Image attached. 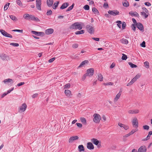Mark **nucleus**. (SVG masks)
<instances>
[{"mask_svg":"<svg viewBox=\"0 0 152 152\" xmlns=\"http://www.w3.org/2000/svg\"><path fill=\"white\" fill-rule=\"evenodd\" d=\"M52 14V12L51 10H49L47 11V15H51Z\"/></svg>","mask_w":152,"mask_h":152,"instance_id":"57","label":"nucleus"},{"mask_svg":"<svg viewBox=\"0 0 152 152\" xmlns=\"http://www.w3.org/2000/svg\"><path fill=\"white\" fill-rule=\"evenodd\" d=\"M10 18L12 20L14 21H17L18 20V19L15 16L13 15H10Z\"/></svg>","mask_w":152,"mask_h":152,"instance_id":"33","label":"nucleus"},{"mask_svg":"<svg viewBox=\"0 0 152 152\" xmlns=\"http://www.w3.org/2000/svg\"><path fill=\"white\" fill-rule=\"evenodd\" d=\"M138 131V129L137 128H136L135 129H132L131 131L129 133V134L130 135H132L134 133L136 132L137 131Z\"/></svg>","mask_w":152,"mask_h":152,"instance_id":"40","label":"nucleus"},{"mask_svg":"<svg viewBox=\"0 0 152 152\" xmlns=\"http://www.w3.org/2000/svg\"><path fill=\"white\" fill-rule=\"evenodd\" d=\"M55 59V57L53 58L49 59L48 61L49 63H52Z\"/></svg>","mask_w":152,"mask_h":152,"instance_id":"58","label":"nucleus"},{"mask_svg":"<svg viewBox=\"0 0 152 152\" xmlns=\"http://www.w3.org/2000/svg\"><path fill=\"white\" fill-rule=\"evenodd\" d=\"M94 72V69L93 68H91L87 70L86 74L87 76L91 77L93 75Z\"/></svg>","mask_w":152,"mask_h":152,"instance_id":"7","label":"nucleus"},{"mask_svg":"<svg viewBox=\"0 0 152 152\" xmlns=\"http://www.w3.org/2000/svg\"><path fill=\"white\" fill-rule=\"evenodd\" d=\"M151 135H149V134H148V135L146 137L145 139H143L142 140L143 141H145L148 140L150 138Z\"/></svg>","mask_w":152,"mask_h":152,"instance_id":"47","label":"nucleus"},{"mask_svg":"<svg viewBox=\"0 0 152 152\" xmlns=\"http://www.w3.org/2000/svg\"><path fill=\"white\" fill-rule=\"evenodd\" d=\"M122 128L125 130H127L129 129V127L127 125L124 124Z\"/></svg>","mask_w":152,"mask_h":152,"instance_id":"48","label":"nucleus"},{"mask_svg":"<svg viewBox=\"0 0 152 152\" xmlns=\"http://www.w3.org/2000/svg\"><path fill=\"white\" fill-rule=\"evenodd\" d=\"M89 63L88 61L85 60L82 61L81 63L80 64V65L78 66L79 68H80L82 67L85 65L88 64Z\"/></svg>","mask_w":152,"mask_h":152,"instance_id":"21","label":"nucleus"},{"mask_svg":"<svg viewBox=\"0 0 152 152\" xmlns=\"http://www.w3.org/2000/svg\"><path fill=\"white\" fill-rule=\"evenodd\" d=\"M138 28L141 31L142 30L144 29L143 25L141 23H139L137 24Z\"/></svg>","mask_w":152,"mask_h":152,"instance_id":"22","label":"nucleus"},{"mask_svg":"<svg viewBox=\"0 0 152 152\" xmlns=\"http://www.w3.org/2000/svg\"><path fill=\"white\" fill-rule=\"evenodd\" d=\"M115 66V64L114 63H113L111 64L110 66V68H114Z\"/></svg>","mask_w":152,"mask_h":152,"instance_id":"60","label":"nucleus"},{"mask_svg":"<svg viewBox=\"0 0 152 152\" xmlns=\"http://www.w3.org/2000/svg\"><path fill=\"white\" fill-rule=\"evenodd\" d=\"M78 45L77 44L75 43L73 44L72 45V47L73 48H78Z\"/></svg>","mask_w":152,"mask_h":152,"instance_id":"53","label":"nucleus"},{"mask_svg":"<svg viewBox=\"0 0 152 152\" xmlns=\"http://www.w3.org/2000/svg\"><path fill=\"white\" fill-rule=\"evenodd\" d=\"M140 46L142 47H145V41H143L142 43L140 44Z\"/></svg>","mask_w":152,"mask_h":152,"instance_id":"54","label":"nucleus"},{"mask_svg":"<svg viewBox=\"0 0 152 152\" xmlns=\"http://www.w3.org/2000/svg\"><path fill=\"white\" fill-rule=\"evenodd\" d=\"M10 45L15 47H18L19 45V44L18 43H11L10 44Z\"/></svg>","mask_w":152,"mask_h":152,"instance_id":"50","label":"nucleus"},{"mask_svg":"<svg viewBox=\"0 0 152 152\" xmlns=\"http://www.w3.org/2000/svg\"><path fill=\"white\" fill-rule=\"evenodd\" d=\"M16 2L17 4L20 7L23 6V4H22L21 1L20 0H17L16 1Z\"/></svg>","mask_w":152,"mask_h":152,"instance_id":"37","label":"nucleus"},{"mask_svg":"<svg viewBox=\"0 0 152 152\" xmlns=\"http://www.w3.org/2000/svg\"><path fill=\"white\" fill-rule=\"evenodd\" d=\"M121 95V92H119L118 94L115 97V98L114 101V102H116L118 100V99L119 98L120 96Z\"/></svg>","mask_w":152,"mask_h":152,"instance_id":"25","label":"nucleus"},{"mask_svg":"<svg viewBox=\"0 0 152 152\" xmlns=\"http://www.w3.org/2000/svg\"><path fill=\"white\" fill-rule=\"evenodd\" d=\"M54 30L53 28H49L45 31V33L47 34H50L53 33Z\"/></svg>","mask_w":152,"mask_h":152,"instance_id":"18","label":"nucleus"},{"mask_svg":"<svg viewBox=\"0 0 152 152\" xmlns=\"http://www.w3.org/2000/svg\"><path fill=\"white\" fill-rule=\"evenodd\" d=\"M68 5L69 4L68 3H64L62 4V5L60 7V9H64L66 8L68 6Z\"/></svg>","mask_w":152,"mask_h":152,"instance_id":"24","label":"nucleus"},{"mask_svg":"<svg viewBox=\"0 0 152 152\" xmlns=\"http://www.w3.org/2000/svg\"><path fill=\"white\" fill-rule=\"evenodd\" d=\"M85 32V31L83 30H82L80 31H78L75 32V34H82L84 33Z\"/></svg>","mask_w":152,"mask_h":152,"instance_id":"32","label":"nucleus"},{"mask_svg":"<svg viewBox=\"0 0 152 152\" xmlns=\"http://www.w3.org/2000/svg\"><path fill=\"white\" fill-rule=\"evenodd\" d=\"M123 56L122 57V59L123 60H126L127 58V56L124 54H122Z\"/></svg>","mask_w":152,"mask_h":152,"instance_id":"45","label":"nucleus"},{"mask_svg":"<svg viewBox=\"0 0 152 152\" xmlns=\"http://www.w3.org/2000/svg\"><path fill=\"white\" fill-rule=\"evenodd\" d=\"M128 112L129 114H137L140 112V110L137 109L130 110L128 111Z\"/></svg>","mask_w":152,"mask_h":152,"instance_id":"13","label":"nucleus"},{"mask_svg":"<svg viewBox=\"0 0 152 152\" xmlns=\"http://www.w3.org/2000/svg\"><path fill=\"white\" fill-rule=\"evenodd\" d=\"M23 17L25 19L28 20H31L37 22H39L40 20L37 18L32 15H29L28 14H25Z\"/></svg>","mask_w":152,"mask_h":152,"instance_id":"1","label":"nucleus"},{"mask_svg":"<svg viewBox=\"0 0 152 152\" xmlns=\"http://www.w3.org/2000/svg\"><path fill=\"white\" fill-rule=\"evenodd\" d=\"M146 148L145 146L143 145L141 146L138 149V152H146Z\"/></svg>","mask_w":152,"mask_h":152,"instance_id":"16","label":"nucleus"},{"mask_svg":"<svg viewBox=\"0 0 152 152\" xmlns=\"http://www.w3.org/2000/svg\"><path fill=\"white\" fill-rule=\"evenodd\" d=\"M79 137L77 136H75L70 137L69 140V143H71L73 142V141L75 140H78Z\"/></svg>","mask_w":152,"mask_h":152,"instance_id":"14","label":"nucleus"},{"mask_svg":"<svg viewBox=\"0 0 152 152\" xmlns=\"http://www.w3.org/2000/svg\"><path fill=\"white\" fill-rule=\"evenodd\" d=\"M123 4L124 6L126 7H128L129 5V2L127 1H125L124 2H123Z\"/></svg>","mask_w":152,"mask_h":152,"instance_id":"42","label":"nucleus"},{"mask_svg":"<svg viewBox=\"0 0 152 152\" xmlns=\"http://www.w3.org/2000/svg\"><path fill=\"white\" fill-rule=\"evenodd\" d=\"M93 116L94 117L93 119L94 122L95 123H99L101 119L100 115L97 113H94Z\"/></svg>","mask_w":152,"mask_h":152,"instance_id":"3","label":"nucleus"},{"mask_svg":"<svg viewBox=\"0 0 152 152\" xmlns=\"http://www.w3.org/2000/svg\"><path fill=\"white\" fill-rule=\"evenodd\" d=\"M80 120L82 123L84 124H86V119L84 117H81L80 118Z\"/></svg>","mask_w":152,"mask_h":152,"instance_id":"29","label":"nucleus"},{"mask_svg":"<svg viewBox=\"0 0 152 152\" xmlns=\"http://www.w3.org/2000/svg\"><path fill=\"white\" fill-rule=\"evenodd\" d=\"M70 87V85L69 83H68L65 85L64 88H69Z\"/></svg>","mask_w":152,"mask_h":152,"instance_id":"52","label":"nucleus"},{"mask_svg":"<svg viewBox=\"0 0 152 152\" xmlns=\"http://www.w3.org/2000/svg\"><path fill=\"white\" fill-rule=\"evenodd\" d=\"M132 123L133 126L136 128L138 127V123L137 119L136 118H134L132 121Z\"/></svg>","mask_w":152,"mask_h":152,"instance_id":"10","label":"nucleus"},{"mask_svg":"<svg viewBox=\"0 0 152 152\" xmlns=\"http://www.w3.org/2000/svg\"><path fill=\"white\" fill-rule=\"evenodd\" d=\"M10 4V3H7V4H6L5 5V6H4V10L5 11L7 10V9L8 7H9Z\"/></svg>","mask_w":152,"mask_h":152,"instance_id":"39","label":"nucleus"},{"mask_svg":"<svg viewBox=\"0 0 152 152\" xmlns=\"http://www.w3.org/2000/svg\"><path fill=\"white\" fill-rule=\"evenodd\" d=\"M132 28L133 30L135 31L136 30L135 25L134 24H132Z\"/></svg>","mask_w":152,"mask_h":152,"instance_id":"59","label":"nucleus"},{"mask_svg":"<svg viewBox=\"0 0 152 152\" xmlns=\"http://www.w3.org/2000/svg\"><path fill=\"white\" fill-rule=\"evenodd\" d=\"M27 106L25 103H24L22 105L19 107L18 109V112L21 113L24 112L26 110Z\"/></svg>","mask_w":152,"mask_h":152,"instance_id":"5","label":"nucleus"},{"mask_svg":"<svg viewBox=\"0 0 152 152\" xmlns=\"http://www.w3.org/2000/svg\"><path fill=\"white\" fill-rule=\"evenodd\" d=\"M104 85L105 86L108 85H113V83L112 82H110L108 83H104Z\"/></svg>","mask_w":152,"mask_h":152,"instance_id":"43","label":"nucleus"},{"mask_svg":"<svg viewBox=\"0 0 152 152\" xmlns=\"http://www.w3.org/2000/svg\"><path fill=\"white\" fill-rule=\"evenodd\" d=\"M128 64L132 68H136L137 67V65L132 64L131 62H129Z\"/></svg>","mask_w":152,"mask_h":152,"instance_id":"36","label":"nucleus"},{"mask_svg":"<svg viewBox=\"0 0 152 152\" xmlns=\"http://www.w3.org/2000/svg\"><path fill=\"white\" fill-rule=\"evenodd\" d=\"M144 65L145 67L147 68L148 69L149 67V62L147 61H146L144 62Z\"/></svg>","mask_w":152,"mask_h":152,"instance_id":"30","label":"nucleus"},{"mask_svg":"<svg viewBox=\"0 0 152 152\" xmlns=\"http://www.w3.org/2000/svg\"><path fill=\"white\" fill-rule=\"evenodd\" d=\"M92 11L95 14H97L98 13V11L97 10L95 7H93L92 9Z\"/></svg>","mask_w":152,"mask_h":152,"instance_id":"38","label":"nucleus"},{"mask_svg":"<svg viewBox=\"0 0 152 152\" xmlns=\"http://www.w3.org/2000/svg\"><path fill=\"white\" fill-rule=\"evenodd\" d=\"M31 33L33 34H34L35 35H36L38 36L42 34V32H39L36 31H32Z\"/></svg>","mask_w":152,"mask_h":152,"instance_id":"28","label":"nucleus"},{"mask_svg":"<svg viewBox=\"0 0 152 152\" xmlns=\"http://www.w3.org/2000/svg\"><path fill=\"white\" fill-rule=\"evenodd\" d=\"M3 82L5 84H7L9 83H13V80L12 79L10 78H8L4 80Z\"/></svg>","mask_w":152,"mask_h":152,"instance_id":"20","label":"nucleus"},{"mask_svg":"<svg viewBox=\"0 0 152 152\" xmlns=\"http://www.w3.org/2000/svg\"><path fill=\"white\" fill-rule=\"evenodd\" d=\"M108 12L109 14L113 16H115L118 15L119 14V12L116 10H109Z\"/></svg>","mask_w":152,"mask_h":152,"instance_id":"12","label":"nucleus"},{"mask_svg":"<svg viewBox=\"0 0 152 152\" xmlns=\"http://www.w3.org/2000/svg\"><path fill=\"white\" fill-rule=\"evenodd\" d=\"M58 1H56L54 3L53 7V9H56L57 7H58Z\"/></svg>","mask_w":152,"mask_h":152,"instance_id":"35","label":"nucleus"},{"mask_svg":"<svg viewBox=\"0 0 152 152\" xmlns=\"http://www.w3.org/2000/svg\"><path fill=\"white\" fill-rule=\"evenodd\" d=\"M53 2V0H47V5L49 7H51L52 6Z\"/></svg>","mask_w":152,"mask_h":152,"instance_id":"23","label":"nucleus"},{"mask_svg":"<svg viewBox=\"0 0 152 152\" xmlns=\"http://www.w3.org/2000/svg\"><path fill=\"white\" fill-rule=\"evenodd\" d=\"M141 76V74H137L127 85V86H129L132 85L134 83L137 79L139 78Z\"/></svg>","mask_w":152,"mask_h":152,"instance_id":"4","label":"nucleus"},{"mask_svg":"<svg viewBox=\"0 0 152 152\" xmlns=\"http://www.w3.org/2000/svg\"><path fill=\"white\" fill-rule=\"evenodd\" d=\"M74 5V4H72L71 6L68 8L66 10V11L67 12L71 10L73 8Z\"/></svg>","mask_w":152,"mask_h":152,"instance_id":"41","label":"nucleus"},{"mask_svg":"<svg viewBox=\"0 0 152 152\" xmlns=\"http://www.w3.org/2000/svg\"><path fill=\"white\" fill-rule=\"evenodd\" d=\"M0 32L5 37L11 38H12V36L10 34H8L3 29H0Z\"/></svg>","mask_w":152,"mask_h":152,"instance_id":"8","label":"nucleus"},{"mask_svg":"<svg viewBox=\"0 0 152 152\" xmlns=\"http://www.w3.org/2000/svg\"><path fill=\"white\" fill-rule=\"evenodd\" d=\"M70 29H78L81 30L82 28V25L78 22H76L72 24L70 26Z\"/></svg>","mask_w":152,"mask_h":152,"instance_id":"2","label":"nucleus"},{"mask_svg":"<svg viewBox=\"0 0 152 152\" xmlns=\"http://www.w3.org/2000/svg\"><path fill=\"white\" fill-rule=\"evenodd\" d=\"M120 41L122 43L126 45L128 43V40L125 39H124V38L121 39L120 40Z\"/></svg>","mask_w":152,"mask_h":152,"instance_id":"26","label":"nucleus"},{"mask_svg":"<svg viewBox=\"0 0 152 152\" xmlns=\"http://www.w3.org/2000/svg\"><path fill=\"white\" fill-rule=\"evenodd\" d=\"M64 92L66 95L68 97H71L72 96L71 92L69 90H66Z\"/></svg>","mask_w":152,"mask_h":152,"instance_id":"19","label":"nucleus"},{"mask_svg":"<svg viewBox=\"0 0 152 152\" xmlns=\"http://www.w3.org/2000/svg\"><path fill=\"white\" fill-rule=\"evenodd\" d=\"M122 26V29H124L126 26V23L125 22H123Z\"/></svg>","mask_w":152,"mask_h":152,"instance_id":"56","label":"nucleus"},{"mask_svg":"<svg viewBox=\"0 0 152 152\" xmlns=\"http://www.w3.org/2000/svg\"><path fill=\"white\" fill-rule=\"evenodd\" d=\"M103 7L105 8H107L108 7V4L107 2H104L103 4Z\"/></svg>","mask_w":152,"mask_h":152,"instance_id":"46","label":"nucleus"},{"mask_svg":"<svg viewBox=\"0 0 152 152\" xmlns=\"http://www.w3.org/2000/svg\"><path fill=\"white\" fill-rule=\"evenodd\" d=\"M87 148L89 150H93L94 148V146L91 142H88L87 144Z\"/></svg>","mask_w":152,"mask_h":152,"instance_id":"15","label":"nucleus"},{"mask_svg":"<svg viewBox=\"0 0 152 152\" xmlns=\"http://www.w3.org/2000/svg\"><path fill=\"white\" fill-rule=\"evenodd\" d=\"M79 151H84L85 150L84 148L83 145H80L78 147Z\"/></svg>","mask_w":152,"mask_h":152,"instance_id":"31","label":"nucleus"},{"mask_svg":"<svg viewBox=\"0 0 152 152\" xmlns=\"http://www.w3.org/2000/svg\"><path fill=\"white\" fill-rule=\"evenodd\" d=\"M36 7L37 9L39 11L41 10V0H36Z\"/></svg>","mask_w":152,"mask_h":152,"instance_id":"11","label":"nucleus"},{"mask_svg":"<svg viewBox=\"0 0 152 152\" xmlns=\"http://www.w3.org/2000/svg\"><path fill=\"white\" fill-rule=\"evenodd\" d=\"M145 4L148 6H150L151 5V4L149 2H146L145 3Z\"/></svg>","mask_w":152,"mask_h":152,"instance_id":"63","label":"nucleus"},{"mask_svg":"<svg viewBox=\"0 0 152 152\" xmlns=\"http://www.w3.org/2000/svg\"><path fill=\"white\" fill-rule=\"evenodd\" d=\"M92 39L97 41H98L99 40V38L92 37Z\"/></svg>","mask_w":152,"mask_h":152,"instance_id":"61","label":"nucleus"},{"mask_svg":"<svg viewBox=\"0 0 152 152\" xmlns=\"http://www.w3.org/2000/svg\"><path fill=\"white\" fill-rule=\"evenodd\" d=\"M12 31H16L21 33H22L23 32V30L15 29L13 30Z\"/></svg>","mask_w":152,"mask_h":152,"instance_id":"55","label":"nucleus"},{"mask_svg":"<svg viewBox=\"0 0 152 152\" xmlns=\"http://www.w3.org/2000/svg\"><path fill=\"white\" fill-rule=\"evenodd\" d=\"M83 8L86 10H88L89 9V7L88 5H86L83 7Z\"/></svg>","mask_w":152,"mask_h":152,"instance_id":"51","label":"nucleus"},{"mask_svg":"<svg viewBox=\"0 0 152 152\" xmlns=\"http://www.w3.org/2000/svg\"><path fill=\"white\" fill-rule=\"evenodd\" d=\"M38 96V94L36 93V94H34V95H33L32 97L33 98H34L36 97H37Z\"/></svg>","mask_w":152,"mask_h":152,"instance_id":"64","label":"nucleus"},{"mask_svg":"<svg viewBox=\"0 0 152 152\" xmlns=\"http://www.w3.org/2000/svg\"><path fill=\"white\" fill-rule=\"evenodd\" d=\"M143 128L144 129L148 130L149 128V127L148 125H144L143 126Z\"/></svg>","mask_w":152,"mask_h":152,"instance_id":"49","label":"nucleus"},{"mask_svg":"<svg viewBox=\"0 0 152 152\" xmlns=\"http://www.w3.org/2000/svg\"><path fill=\"white\" fill-rule=\"evenodd\" d=\"M91 141L96 145H98L100 142L97 139L93 138L91 139Z\"/></svg>","mask_w":152,"mask_h":152,"instance_id":"17","label":"nucleus"},{"mask_svg":"<svg viewBox=\"0 0 152 152\" xmlns=\"http://www.w3.org/2000/svg\"><path fill=\"white\" fill-rule=\"evenodd\" d=\"M0 57L3 60H6L7 61H10L11 59L10 58L9 56L4 54L1 55Z\"/></svg>","mask_w":152,"mask_h":152,"instance_id":"9","label":"nucleus"},{"mask_svg":"<svg viewBox=\"0 0 152 152\" xmlns=\"http://www.w3.org/2000/svg\"><path fill=\"white\" fill-rule=\"evenodd\" d=\"M141 15L144 16H145V18H146L148 17V15L146 14L145 12H140Z\"/></svg>","mask_w":152,"mask_h":152,"instance_id":"44","label":"nucleus"},{"mask_svg":"<svg viewBox=\"0 0 152 152\" xmlns=\"http://www.w3.org/2000/svg\"><path fill=\"white\" fill-rule=\"evenodd\" d=\"M87 31L90 34H93L94 31V27L90 25H88L86 26Z\"/></svg>","mask_w":152,"mask_h":152,"instance_id":"6","label":"nucleus"},{"mask_svg":"<svg viewBox=\"0 0 152 152\" xmlns=\"http://www.w3.org/2000/svg\"><path fill=\"white\" fill-rule=\"evenodd\" d=\"M129 14L132 16H134L137 17H138L139 16V14L136 12H133L132 11H131L129 12Z\"/></svg>","mask_w":152,"mask_h":152,"instance_id":"27","label":"nucleus"},{"mask_svg":"<svg viewBox=\"0 0 152 152\" xmlns=\"http://www.w3.org/2000/svg\"><path fill=\"white\" fill-rule=\"evenodd\" d=\"M102 120H103V121H105L106 120V118L104 115H103L102 116Z\"/></svg>","mask_w":152,"mask_h":152,"instance_id":"62","label":"nucleus"},{"mask_svg":"<svg viewBox=\"0 0 152 152\" xmlns=\"http://www.w3.org/2000/svg\"><path fill=\"white\" fill-rule=\"evenodd\" d=\"M98 80L100 81H102L103 80V77L102 75L101 74H99L98 75Z\"/></svg>","mask_w":152,"mask_h":152,"instance_id":"34","label":"nucleus"}]
</instances>
